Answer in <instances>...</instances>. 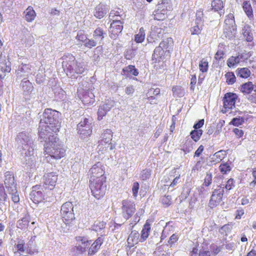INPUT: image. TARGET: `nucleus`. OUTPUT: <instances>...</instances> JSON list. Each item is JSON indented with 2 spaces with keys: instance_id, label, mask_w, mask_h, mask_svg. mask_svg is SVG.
Wrapping results in <instances>:
<instances>
[{
  "instance_id": "1",
  "label": "nucleus",
  "mask_w": 256,
  "mask_h": 256,
  "mask_svg": "<svg viewBox=\"0 0 256 256\" xmlns=\"http://www.w3.org/2000/svg\"><path fill=\"white\" fill-rule=\"evenodd\" d=\"M60 115L58 112L51 108L44 110L39 124L40 138L56 135L60 128Z\"/></svg>"
},
{
  "instance_id": "2",
  "label": "nucleus",
  "mask_w": 256,
  "mask_h": 256,
  "mask_svg": "<svg viewBox=\"0 0 256 256\" xmlns=\"http://www.w3.org/2000/svg\"><path fill=\"white\" fill-rule=\"evenodd\" d=\"M41 142H44V151L48 156H46L47 161L50 158L60 159L64 157L66 150L62 147V142L56 135L40 138Z\"/></svg>"
},
{
  "instance_id": "3",
  "label": "nucleus",
  "mask_w": 256,
  "mask_h": 256,
  "mask_svg": "<svg viewBox=\"0 0 256 256\" xmlns=\"http://www.w3.org/2000/svg\"><path fill=\"white\" fill-rule=\"evenodd\" d=\"M62 59V66L66 75L72 78H76V74H82L86 70L84 61L81 59L76 60L72 54L64 55Z\"/></svg>"
},
{
  "instance_id": "4",
  "label": "nucleus",
  "mask_w": 256,
  "mask_h": 256,
  "mask_svg": "<svg viewBox=\"0 0 256 256\" xmlns=\"http://www.w3.org/2000/svg\"><path fill=\"white\" fill-rule=\"evenodd\" d=\"M16 141L22 147L23 150L22 153L27 151L30 154H32L34 150V140L28 133L26 132L19 133L16 138Z\"/></svg>"
},
{
  "instance_id": "5",
  "label": "nucleus",
  "mask_w": 256,
  "mask_h": 256,
  "mask_svg": "<svg viewBox=\"0 0 256 256\" xmlns=\"http://www.w3.org/2000/svg\"><path fill=\"white\" fill-rule=\"evenodd\" d=\"M112 137V132L110 129L104 130L102 134V139L98 142V150L100 153L104 154V152L111 150L114 148L111 143Z\"/></svg>"
},
{
  "instance_id": "6",
  "label": "nucleus",
  "mask_w": 256,
  "mask_h": 256,
  "mask_svg": "<svg viewBox=\"0 0 256 256\" xmlns=\"http://www.w3.org/2000/svg\"><path fill=\"white\" fill-rule=\"evenodd\" d=\"M106 180H90V188L92 195L97 199L102 197L106 192Z\"/></svg>"
},
{
  "instance_id": "7",
  "label": "nucleus",
  "mask_w": 256,
  "mask_h": 256,
  "mask_svg": "<svg viewBox=\"0 0 256 256\" xmlns=\"http://www.w3.org/2000/svg\"><path fill=\"white\" fill-rule=\"evenodd\" d=\"M74 206L71 202H66L61 206L60 213L63 222L66 224H70L75 218Z\"/></svg>"
},
{
  "instance_id": "8",
  "label": "nucleus",
  "mask_w": 256,
  "mask_h": 256,
  "mask_svg": "<svg viewBox=\"0 0 256 256\" xmlns=\"http://www.w3.org/2000/svg\"><path fill=\"white\" fill-rule=\"evenodd\" d=\"M90 175V180H96L100 179V180H106V177L104 176V166L100 162L94 164L89 171Z\"/></svg>"
},
{
  "instance_id": "9",
  "label": "nucleus",
  "mask_w": 256,
  "mask_h": 256,
  "mask_svg": "<svg viewBox=\"0 0 256 256\" xmlns=\"http://www.w3.org/2000/svg\"><path fill=\"white\" fill-rule=\"evenodd\" d=\"M224 194V188L222 186H218L214 190L209 202L211 208L218 206L222 200Z\"/></svg>"
},
{
  "instance_id": "10",
  "label": "nucleus",
  "mask_w": 256,
  "mask_h": 256,
  "mask_svg": "<svg viewBox=\"0 0 256 256\" xmlns=\"http://www.w3.org/2000/svg\"><path fill=\"white\" fill-rule=\"evenodd\" d=\"M122 212L124 218L127 220L135 212L136 205L134 202L124 200L122 202Z\"/></svg>"
},
{
  "instance_id": "11",
  "label": "nucleus",
  "mask_w": 256,
  "mask_h": 256,
  "mask_svg": "<svg viewBox=\"0 0 256 256\" xmlns=\"http://www.w3.org/2000/svg\"><path fill=\"white\" fill-rule=\"evenodd\" d=\"M166 0L163 1L158 4V8L154 12V18L157 20H162L164 18V14L168 10H170V6L168 5Z\"/></svg>"
},
{
  "instance_id": "12",
  "label": "nucleus",
  "mask_w": 256,
  "mask_h": 256,
  "mask_svg": "<svg viewBox=\"0 0 256 256\" xmlns=\"http://www.w3.org/2000/svg\"><path fill=\"white\" fill-rule=\"evenodd\" d=\"M58 180V176L54 172H49L44 175L43 178V186L45 188L52 190L56 185Z\"/></svg>"
},
{
  "instance_id": "13",
  "label": "nucleus",
  "mask_w": 256,
  "mask_h": 256,
  "mask_svg": "<svg viewBox=\"0 0 256 256\" xmlns=\"http://www.w3.org/2000/svg\"><path fill=\"white\" fill-rule=\"evenodd\" d=\"M40 186H34L32 187V190L30 194V198L34 203H39L44 200V194L42 191Z\"/></svg>"
},
{
  "instance_id": "14",
  "label": "nucleus",
  "mask_w": 256,
  "mask_h": 256,
  "mask_svg": "<svg viewBox=\"0 0 256 256\" xmlns=\"http://www.w3.org/2000/svg\"><path fill=\"white\" fill-rule=\"evenodd\" d=\"M114 105V101L110 100H108L104 104H100L98 112V120H102Z\"/></svg>"
},
{
  "instance_id": "15",
  "label": "nucleus",
  "mask_w": 256,
  "mask_h": 256,
  "mask_svg": "<svg viewBox=\"0 0 256 256\" xmlns=\"http://www.w3.org/2000/svg\"><path fill=\"white\" fill-rule=\"evenodd\" d=\"M24 154H25L24 162L25 169L32 172L36 168V158L34 156V152L32 154H29L27 151Z\"/></svg>"
},
{
  "instance_id": "16",
  "label": "nucleus",
  "mask_w": 256,
  "mask_h": 256,
  "mask_svg": "<svg viewBox=\"0 0 256 256\" xmlns=\"http://www.w3.org/2000/svg\"><path fill=\"white\" fill-rule=\"evenodd\" d=\"M238 96L232 92H228L224 98V106L225 108L232 109L235 106Z\"/></svg>"
},
{
  "instance_id": "17",
  "label": "nucleus",
  "mask_w": 256,
  "mask_h": 256,
  "mask_svg": "<svg viewBox=\"0 0 256 256\" xmlns=\"http://www.w3.org/2000/svg\"><path fill=\"white\" fill-rule=\"evenodd\" d=\"M110 10V8L106 4L100 3L94 8V16L98 19H101Z\"/></svg>"
},
{
  "instance_id": "18",
  "label": "nucleus",
  "mask_w": 256,
  "mask_h": 256,
  "mask_svg": "<svg viewBox=\"0 0 256 256\" xmlns=\"http://www.w3.org/2000/svg\"><path fill=\"white\" fill-rule=\"evenodd\" d=\"M4 184L8 191L14 192L16 191V185L14 184V178L12 174L10 172L5 173Z\"/></svg>"
},
{
  "instance_id": "19",
  "label": "nucleus",
  "mask_w": 256,
  "mask_h": 256,
  "mask_svg": "<svg viewBox=\"0 0 256 256\" xmlns=\"http://www.w3.org/2000/svg\"><path fill=\"white\" fill-rule=\"evenodd\" d=\"M124 22L120 20H115V22H112L110 24L111 38H114L118 36L123 29Z\"/></svg>"
},
{
  "instance_id": "20",
  "label": "nucleus",
  "mask_w": 256,
  "mask_h": 256,
  "mask_svg": "<svg viewBox=\"0 0 256 256\" xmlns=\"http://www.w3.org/2000/svg\"><path fill=\"white\" fill-rule=\"evenodd\" d=\"M226 24V29L229 30L231 32L232 36L236 34V26L234 24V17L233 14H230L228 15L226 18L224 20Z\"/></svg>"
},
{
  "instance_id": "21",
  "label": "nucleus",
  "mask_w": 256,
  "mask_h": 256,
  "mask_svg": "<svg viewBox=\"0 0 256 256\" xmlns=\"http://www.w3.org/2000/svg\"><path fill=\"white\" fill-rule=\"evenodd\" d=\"M80 98L85 105L92 104L94 102V96L90 90L83 92Z\"/></svg>"
},
{
  "instance_id": "22",
  "label": "nucleus",
  "mask_w": 256,
  "mask_h": 256,
  "mask_svg": "<svg viewBox=\"0 0 256 256\" xmlns=\"http://www.w3.org/2000/svg\"><path fill=\"white\" fill-rule=\"evenodd\" d=\"M18 78L27 76L31 73V70L29 65L26 64H21L16 70Z\"/></svg>"
},
{
  "instance_id": "23",
  "label": "nucleus",
  "mask_w": 256,
  "mask_h": 256,
  "mask_svg": "<svg viewBox=\"0 0 256 256\" xmlns=\"http://www.w3.org/2000/svg\"><path fill=\"white\" fill-rule=\"evenodd\" d=\"M107 34L106 31L101 27L97 28L94 32L92 38L94 40L96 41L98 44H101V42L106 36Z\"/></svg>"
},
{
  "instance_id": "24",
  "label": "nucleus",
  "mask_w": 256,
  "mask_h": 256,
  "mask_svg": "<svg viewBox=\"0 0 256 256\" xmlns=\"http://www.w3.org/2000/svg\"><path fill=\"white\" fill-rule=\"evenodd\" d=\"M140 234L136 230L132 231L128 238V244L130 247L134 246L140 242Z\"/></svg>"
},
{
  "instance_id": "25",
  "label": "nucleus",
  "mask_w": 256,
  "mask_h": 256,
  "mask_svg": "<svg viewBox=\"0 0 256 256\" xmlns=\"http://www.w3.org/2000/svg\"><path fill=\"white\" fill-rule=\"evenodd\" d=\"M164 56V50L160 46H157L154 50L152 56V60L154 62H160Z\"/></svg>"
},
{
  "instance_id": "26",
  "label": "nucleus",
  "mask_w": 256,
  "mask_h": 256,
  "mask_svg": "<svg viewBox=\"0 0 256 256\" xmlns=\"http://www.w3.org/2000/svg\"><path fill=\"white\" fill-rule=\"evenodd\" d=\"M20 85L25 94H30L33 90L32 84L26 78H24L22 80Z\"/></svg>"
},
{
  "instance_id": "27",
  "label": "nucleus",
  "mask_w": 256,
  "mask_h": 256,
  "mask_svg": "<svg viewBox=\"0 0 256 256\" xmlns=\"http://www.w3.org/2000/svg\"><path fill=\"white\" fill-rule=\"evenodd\" d=\"M150 225L149 222L146 221L141 231L140 242H143L146 240L150 234Z\"/></svg>"
},
{
  "instance_id": "28",
  "label": "nucleus",
  "mask_w": 256,
  "mask_h": 256,
  "mask_svg": "<svg viewBox=\"0 0 256 256\" xmlns=\"http://www.w3.org/2000/svg\"><path fill=\"white\" fill-rule=\"evenodd\" d=\"M29 245L28 244H25L23 240H20L16 245V248L20 252H24L26 250V253L31 254L34 253V251Z\"/></svg>"
},
{
  "instance_id": "29",
  "label": "nucleus",
  "mask_w": 256,
  "mask_h": 256,
  "mask_svg": "<svg viewBox=\"0 0 256 256\" xmlns=\"http://www.w3.org/2000/svg\"><path fill=\"white\" fill-rule=\"evenodd\" d=\"M78 130L80 138L84 139L91 134L92 132V126L87 125V126L84 128H78Z\"/></svg>"
},
{
  "instance_id": "30",
  "label": "nucleus",
  "mask_w": 256,
  "mask_h": 256,
  "mask_svg": "<svg viewBox=\"0 0 256 256\" xmlns=\"http://www.w3.org/2000/svg\"><path fill=\"white\" fill-rule=\"evenodd\" d=\"M30 222V216L28 214H26L24 216L17 222V227L20 229L26 228Z\"/></svg>"
},
{
  "instance_id": "31",
  "label": "nucleus",
  "mask_w": 256,
  "mask_h": 256,
  "mask_svg": "<svg viewBox=\"0 0 256 256\" xmlns=\"http://www.w3.org/2000/svg\"><path fill=\"white\" fill-rule=\"evenodd\" d=\"M122 74L128 76L130 74H132L134 76H137L138 74V72L134 66L129 65L122 69Z\"/></svg>"
},
{
  "instance_id": "32",
  "label": "nucleus",
  "mask_w": 256,
  "mask_h": 256,
  "mask_svg": "<svg viewBox=\"0 0 256 256\" xmlns=\"http://www.w3.org/2000/svg\"><path fill=\"white\" fill-rule=\"evenodd\" d=\"M193 142L191 140H186L185 142L180 146L181 150H182L184 154L190 152L193 149Z\"/></svg>"
},
{
  "instance_id": "33",
  "label": "nucleus",
  "mask_w": 256,
  "mask_h": 256,
  "mask_svg": "<svg viewBox=\"0 0 256 256\" xmlns=\"http://www.w3.org/2000/svg\"><path fill=\"white\" fill-rule=\"evenodd\" d=\"M24 13L26 14V19L28 22H29L32 21L34 19L36 16V12L32 7L30 6L26 9Z\"/></svg>"
},
{
  "instance_id": "34",
  "label": "nucleus",
  "mask_w": 256,
  "mask_h": 256,
  "mask_svg": "<svg viewBox=\"0 0 256 256\" xmlns=\"http://www.w3.org/2000/svg\"><path fill=\"white\" fill-rule=\"evenodd\" d=\"M242 8L248 18L253 16V11L250 1H244L243 3Z\"/></svg>"
},
{
  "instance_id": "35",
  "label": "nucleus",
  "mask_w": 256,
  "mask_h": 256,
  "mask_svg": "<svg viewBox=\"0 0 256 256\" xmlns=\"http://www.w3.org/2000/svg\"><path fill=\"white\" fill-rule=\"evenodd\" d=\"M236 72L238 76L245 78L250 76V71L246 68H238L236 70Z\"/></svg>"
},
{
  "instance_id": "36",
  "label": "nucleus",
  "mask_w": 256,
  "mask_h": 256,
  "mask_svg": "<svg viewBox=\"0 0 256 256\" xmlns=\"http://www.w3.org/2000/svg\"><path fill=\"white\" fill-rule=\"evenodd\" d=\"M106 223L104 222L96 221L92 226L93 230L100 232L104 230L106 227Z\"/></svg>"
},
{
  "instance_id": "37",
  "label": "nucleus",
  "mask_w": 256,
  "mask_h": 256,
  "mask_svg": "<svg viewBox=\"0 0 256 256\" xmlns=\"http://www.w3.org/2000/svg\"><path fill=\"white\" fill-rule=\"evenodd\" d=\"M253 89L254 88L252 83L250 82H248L244 84L241 86L240 90L243 93L249 94L251 93Z\"/></svg>"
},
{
  "instance_id": "38",
  "label": "nucleus",
  "mask_w": 256,
  "mask_h": 256,
  "mask_svg": "<svg viewBox=\"0 0 256 256\" xmlns=\"http://www.w3.org/2000/svg\"><path fill=\"white\" fill-rule=\"evenodd\" d=\"M173 40L171 38H168L162 40L159 44V46L164 50L170 48L172 46Z\"/></svg>"
},
{
  "instance_id": "39",
  "label": "nucleus",
  "mask_w": 256,
  "mask_h": 256,
  "mask_svg": "<svg viewBox=\"0 0 256 256\" xmlns=\"http://www.w3.org/2000/svg\"><path fill=\"white\" fill-rule=\"evenodd\" d=\"M242 34L247 42H250L253 40V36L250 32V28L248 26H244L242 29Z\"/></svg>"
},
{
  "instance_id": "40",
  "label": "nucleus",
  "mask_w": 256,
  "mask_h": 256,
  "mask_svg": "<svg viewBox=\"0 0 256 256\" xmlns=\"http://www.w3.org/2000/svg\"><path fill=\"white\" fill-rule=\"evenodd\" d=\"M212 9L214 11H218L222 10L224 7V3L222 0H212Z\"/></svg>"
},
{
  "instance_id": "41",
  "label": "nucleus",
  "mask_w": 256,
  "mask_h": 256,
  "mask_svg": "<svg viewBox=\"0 0 256 256\" xmlns=\"http://www.w3.org/2000/svg\"><path fill=\"white\" fill-rule=\"evenodd\" d=\"M124 14L122 10L120 8H116L110 11L109 14V18H114L116 16L122 17Z\"/></svg>"
},
{
  "instance_id": "42",
  "label": "nucleus",
  "mask_w": 256,
  "mask_h": 256,
  "mask_svg": "<svg viewBox=\"0 0 256 256\" xmlns=\"http://www.w3.org/2000/svg\"><path fill=\"white\" fill-rule=\"evenodd\" d=\"M208 62L206 58H203L200 62L199 68L202 72L208 71Z\"/></svg>"
},
{
  "instance_id": "43",
  "label": "nucleus",
  "mask_w": 256,
  "mask_h": 256,
  "mask_svg": "<svg viewBox=\"0 0 256 256\" xmlns=\"http://www.w3.org/2000/svg\"><path fill=\"white\" fill-rule=\"evenodd\" d=\"M232 230V226L229 224H224L219 230V232L221 234L227 236L230 233Z\"/></svg>"
},
{
  "instance_id": "44",
  "label": "nucleus",
  "mask_w": 256,
  "mask_h": 256,
  "mask_svg": "<svg viewBox=\"0 0 256 256\" xmlns=\"http://www.w3.org/2000/svg\"><path fill=\"white\" fill-rule=\"evenodd\" d=\"M202 134V130H194L190 132V135L192 138L196 142L200 140Z\"/></svg>"
},
{
  "instance_id": "45",
  "label": "nucleus",
  "mask_w": 256,
  "mask_h": 256,
  "mask_svg": "<svg viewBox=\"0 0 256 256\" xmlns=\"http://www.w3.org/2000/svg\"><path fill=\"white\" fill-rule=\"evenodd\" d=\"M145 32L143 28H141L138 33L135 35V41L138 43L142 42L144 40Z\"/></svg>"
},
{
  "instance_id": "46",
  "label": "nucleus",
  "mask_w": 256,
  "mask_h": 256,
  "mask_svg": "<svg viewBox=\"0 0 256 256\" xmlns=\"http://www.w3.org/2000/svg\"><path fill=\"white\" fill-rule=\"evenodd\" d=\"M246 119L247 118H246L244 116L234 118L232 120L230 124L234 126H239L242 125L244 122V120Z\"/></svg>"
},
{
  "instance_id": "47",
  "label": "nucleus",
  "mask_w": 256,
  "mask_h": 256,
  "mask_svg": "<svg viewBox=\"0 0 256 256\" xmlns=\"http://www.w3.org/2000/svg\"><path fill=\"white\" fill-rule=\"evenodd\" d=\"M240 55L236 57L231 56L228 59L227 61V64L228 67L230 68L234 66L235 64L240 63Z\"/></svg>"
},
{
  "instance_id": "48",
  "label": "nucleus",
  "mask_w": 256,
  "mask_h": 256,
  "mask_svg": "<svg viewBox=\"0 0 256 256\" xmlns=\"http://www.w3.org/2000/svg\"><path fill=\"white\" fill-rule=\"evenodd\" d=\"M225 76L226 78V82L229 85L234 84L236 80V78L234 72H228L225 74Z\"/></svg>"
},
{
  "instance_id": "49",
  "label": "nucleus",
  "mask_w": 256,
  "mask_h": 256,
  "mask_svg": "<svg viewBox=\"0 0 256 256\" xmlns=\"http://www.w3.org/2000/svg\"><path fill=\"white\" fill-rule=\"evenodd\" d=\"M220 172L223 174H226L232 170V166L227 162L221 164L219 166Z\"/></svg>"
},
{
  "instance_id": "50",
  "label": "nucleus",
  "mask_w": 256,
  "mask_h": 256,
  "mask_svg": "<svg viewBox=\"0 0 256 256\" xmlns=\"http://www.w3.org/2000/svg\"><path fill=\"white\" fill-rule=\"evenodd\" d=\"M82 244L78 245L76 246V248L78 250H79L81 253H82L86 251V248H88L90 244V242L88 240H85L82 239Z\"/></svg>"
},
{
  "instance_id": "51",
  "label": "nucleus",
  "mask_w": 256,
  "mask_h": 256,
  "mask_svg": "<svg viewBox=\"0 0 256 256\" xmlns=\"http://www.w3.org/2000/svg\"><path fill=\"white\" fill-rule=\"evenodd\" d=\"M98 44V42L94 40V39L92 38L90 39L88 38L84 45L86 48H92L96 46Z\"/></svg>"
},
{
  "instance_id": "52",
  "label": "nucleus",
  "mask_w": 256,
  "mask_h": 256,
  "mask_svg": "<svg viewBox=\"0 0 256 256\" xmlns=\"http://www.w3.org/2000/svg\"><path fill=\"white\" fill-rule=\"evenodd\" d=\"M87 38V35L84 34L83 30H80L78 32L76 39L78 41H80L84 44Z\"/></svg>"
},
{
  "instance_id": "53",
  "label": "nucleus",
  "mask_w": 256,
  "mask_h": 256,
  "mask_svg": "<svg viewBox=\"0 0 256 256\" xmlns=\"http://www.w3.org/2000/svg\"><path fill=\"white\" fill-rule=\"evenodd\" d=\"M174 94L178 97H182L184 95V90L180 86H176L172 88Z\"/></svg>"
},
{
  "instance_id": "54",
  "label": "nucleus",
  "mask_w": 256,
  "mask_h": 256,
  "mask_svg": "<svg viewBox=\"0 0 256 256\" xmlns=\"http://www.w3.org/2000/svg\"><path fill=\"white\" fill-rule=\"evenodd\" d=\"M234 181L233 178L229 179L226 185L224 184H220V186H222V187L224 188V190H226V192L232 190L234 187Z\"/></svg>"
},
{
  "instance_id": "55",
  "label": "nucleus",
  "mask_w": 256,
  "mask_h": 256,
  "mask_svg": "<svg viewBox=\"0 0 256 256\" xmlns=\"http://www.w3.org/2000/svg\"><path fill=\"white\" fill-rule=\"evenodd\" d=\"M196 24V26H194L192 28H190V32L192 34H198L200 33L202 28V24Z\"/></svg>"
},
{
  "instance_id": "56",
  "label": "nucleus",
  "mask_w": 256,
  "mask_h": 256,
  "mask_svg": "<svg viewBox=\"0 0 256 256\" xmlns=\"http://www.w3.org/2000/svg\"><path fill=\"white\" fill-rule=\"evenodd\" d=\"M162 203L165 207H168L172 204V198L170 196H164L161 199Z\"/></svg>"
},
{
  "instance_id": "57",
  "label": "nucleus",
  "mask_w": 256,
  "mask_h": 256,
  "mask_svg": "<svg viewBox=\"0 0 256 256\" xmlns=\"http://www.w3.org/2000/svg\"><path fill=\"white\" fill-rule=\"evenodd\" d=\"M150 176V170L146 169L141 172L140 178L142 180H144L149 178Z\"/></svg>"
},
{
  "instance_id": "58",
  "label": "nucleus",
  "mask_w": 256,
  "mask_h": 256,
  "mask_svg": "<svg viewBox=\"0 0 256 256\" xmlns=\"http://www.w3.org/2000/svg\"><path fill=\"white\" fill-rule=\"evenodd\" d=\"M225 151L220 150L218 152H217L214 153V154L213 155L212 158V159L214 158H218V162L220 160H221L222 158H224V156H226Z\"/></svg>"
},
{
  "instance_id": "59",
  "label": "nucleus",
  "mask_w": 256,
  "mask_h": 256,
  "mask_svg": "<svg viewBox=\"0 0 256 256\" xmlns=\"http://www.w3.org/2000/svg\"><path fill=\"white\" fill-rule=\"evenodd\" d=\"M92 122L91 120L88 118H84V120H82L77 126V128H84V126H87V125L91 126Z\"/></svg>"
},
{
  "instance_id": "60",
  "label": "nucleus",
  "mask_w": 256,
  "mask_h": 256,
  "mask_svg": "<svg viewBox=\"0 0 256 256\" xmlns=\"http://www.w3.org/2000/svg\"><path fill=\"white\" fill-rule=\"evenodd\" d=\"M100 248L98 246L95 244L93 243L89 248L88 254L92 256Z\"/></svg>"
},
{
  "instance_id": "61",
  "label": "nucleus",
  "mask_w": 256,
  "mask_h": 256,
  "mask_svg": "<svg viewBox=\"0 0 256 256\" xmlns=\"http://www.w3.org/2000/svg\"><path fill=\"white\" fill-rule=\"evenodd\" d=\"M140 185L138 182H134L132 184V192L134 198H136L138 196Z\"/></svg>"
},
{
  "instance_id": "62",
  "label": "nucleus",
  "mask_w": 256,
  "mask_h": 256,
  "mask_svg": "<svg viewBox=\"0 0 256 256\" xmlns=\"http://www.w3.org/2000/svg\"><path fill=\"white\" fill-rule=\"evenodd\" d=\"M0 69L4 72H10L11 70L10 66L4 62L0 63Z\"/></svg>"
},
{
  "instance_id": "63",
  "label": "nucleus",
  "mask_w": 256,
  "mask_h": 256,
  "mask_svg": "<svg viewBox=\"0 0 256 256\" xmlns=\"http://www.w3.org/2000/svg\"><path fill=\"white\" fill-rule=\"evenodd\" d=\"M212 181V174L208 173L204 178V180L203 184L204 185L206 186H208L211 184Z\"/></svg>"
},
{
  "instance_id": "64",
  "label": "nucleus",
  "mask_w": 256,
  "mask_h": 256,
  "mask_svg": "<svg viewBox=\"0 0 256 256\" xmlns=\"http://www.w3.org/2000/svg\"><path fill=\"white\" fill-rule=\"evenodd\" d=\"M178 240V236L176 235V234H173L169 238V240L168 242V244H166L168 246V245L172 246L175 242H176Z\"/></svg>"
}]
</instances>
